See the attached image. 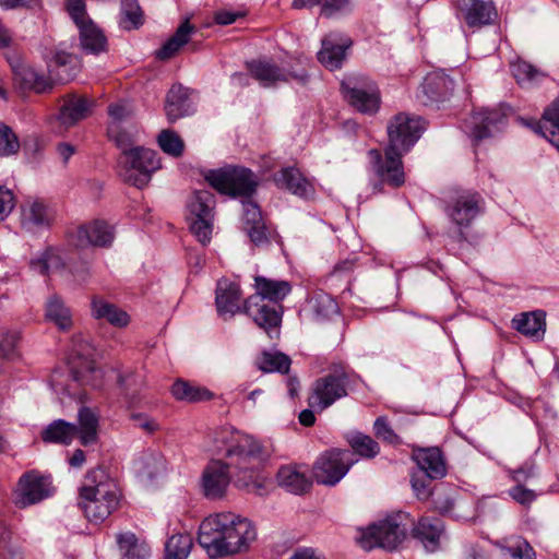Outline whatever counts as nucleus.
<instances>
[{
	"label": "nucleus",
	"instance_id": "nucleus-1",
	"mask_svg": "<svg viewBox=\"0 0 559 559\" xmlns=\"http://www.w3.org/2000/svg\"><path fill=\"white\" fill-rule=\"evenodd\" d=\"M218 451H225L227 463L211 461L203 471L202 487L206 498H222L230 483L228 467L239 469L240 475L236 478V485L240 488L250 489L257 487L258 467L261 462V447L250 436L241 433L231 428H224L217 433L215 440Z\"/></svg>",
	"mask_w": 559,
	"mask_h": 559
},
{
	"label": "nucleus",
	"instance_id": "nucleus-2",
	"mask_svg": "<svg viewBox=\"0 0 559 559\" xmlns=\"http://www.w3.org/2000/svg\"><path fill=\"white\" fill-rule=\"evenodd\" d=\"M424 130L420 118L401 112L395 115L388 124L389 143L384 157L379 150H370L372 170L380 179L373 189L381 191V185L399 188L405 182V173L402 162L403 154L407 153L418 141Z\"/></svg>",
	"mask_w": 559,
	"mask_h": 559
},
{
	"label": "nucleus",
	"instance_id": "nucleus-3",
	"mask_svg": "<svg viewBox=\"0 0 559 559\" xmlns=\"http://www.w3.org/2000/svg\"><path fill=\"white\" fill-rule=\"evenodd\" d=\"M257 538L250 520L231 512L207 516L199 527L198 542L211 558H221L249 549Z\"/></svg>",
	"mask_w": 559,
	"mask_h": 559
},
{
	"label": "nucleus",
	"instance_id": "nucleus-4",
	"mask_svg": "<svg viewBox=\"0 0 559 559\" xmlns=\"http://www.w3.org/2000/svg\"><path fill=\"white\" fill-rule=\"evenodd\" d=\"M120 490L114 478L104 468L90 471L80 489L82 510L91 522H103L117 510Z\"/></svg>",
	"mask_w": 559,
	"mask_h": 559
},
{
	"label": "nucleus",
	"instance_id": "nucleus-5",
	"mask_svg": "<svg viewBox=\"0 0 559 559\" xmlns=\"http://www.w3.org/2000/svg\"><path fill=\"white\" fill-rule=\"evenodd\" d=\"M254 283L257 292L243 301V312L264 330L278 326L283 312L281 301L292 290L289 282L255 276Z\"/></svg>",
	"mask_w": 559,
	"mask_h": 559
},
{
	"label": "nucleus",
	"instance_id": "nucleus-6",
	"mask_svg": "<svg viewBox=\"0 0 559 559\" xmlns=\"http://www.w3.org/2000/svg\"><path fill=\"white\" fill-rule=\"evenodd\" d=\"M204 179L217 192L231 198L250 197L258 186L257 177L249 168L233 165L209 169Z\"/></svg>",
	"mask_w": 559,
	"mask_h": 559
},
{
	"label": "nucleus",
	"instance_id": "nucleus-7",
	"mask_svg": "<svg viewBox=\"0 0 559 559\" xmlns=\"http://www.w3.org/2000/svg\"><path fill=\"white\" fill-rule=\"evenodd\" d=\"M160 168L158 154L143 146L124 150L119 158V176L128 183L142 189Z\"/></svg>",
	"mask_w": 559,
	"mask_h": 559
},
{
	"label": "nucleus",
	"instance_id": "nucleus-8",
	"mask_svg": "<svg viewBox=\"0 0 559 559\" xmlns=\"http://www.w3.org/2000/svg\"><path fill=\"white\" fill-rule=\"evenodd\" d=\"M358 377H350L344 370L325 374L313 382L308 404L317 412H323L336 401L348 394V388L356 383Z\"/></svg>",
	"mask_w": 559,
	"mask_h": 559
},
{
	"label": "nucleus",
	"instance_id": "nucleus-9",
	"mask_svg": "<svg viewBox=\"0 0 559 559\" xmlns=\"http://www.w3.org/2000/svg\"><path fill=\"white\" fill-rule=\"evenodd\" d=\"M215 197L209 190H198L192 193L188 202V222L193 236L202 243L211 241Z\"/></svg>",
	"mask_w": 559,
	"mask_h": 559
},
{
	"label": "nucleus",
	"instance_id": "nucleus-10",
	"mask_svg": "<svg viewBox=\"0 0 559 559\" xmlns=\"http://www.w3.org/2000/svg\"><path fill=\"white\" fill-rule=\"evenodd\" d=\"M356 463L354 453L347 449H331L321 453L312 467L314 480L324 486L337 485Z\"/></svg>",
	"mask_w": 559,
	"mask_h": 559
},
{
	"label": "nucleus",
	"instance_id": "nucleus-11",
	"mask_svg": "<svg viewBox=\"0 0 559 559\" xmlns=\"http://www.w3.org/2000/svg\"><path fill=\"white\" fill-rule=\"evenodd\" d=\"M345 100L361 114L373 115L380 108V93L373 81L364 75H350L342 81Z\"/></svg>",
	"mask_w": 559,
	"mask_h": 559
},
{
	"label": "nucleus",
	"instance_id": "nucleus-12",
	"mask_svg": "<svg viewBox=\"0 0 559 559\" xmlns=\"http://www.w3.org/2000/svg\"><path fill=\"white\" fill-rule=\"evenodd\" d=\"M405 536V528L397 521V516H388L361 531L357 542L365 550H371L374 547L394 550Z\"/></svg>",
	"mask_w": 559,
	"mask_h": 559
},
{
	"label": "nucleus",
	"instance_id": "nucleus-13",
	"mask_svg": "<svg viewBox=\"0 0 559 559\" xmlns=\"http://www.w3.org/2000/svg\"><path fill=\"white\" fill-rule=\"evenodd\" d=\"M94 347L81 336L74 338V360L71 365V377L83 386L99 388L103 383V371L95 366Z\"/></svg>",
	"mask_w": 559,
	"mask_h": 559
},
{
	"label": "nucleus",
	"instance_id": "nucleus-14",
	"mask_svg": "<svg viewBox=\"0 0 559 559\" xmlns=\"http://www.w3.org/2000/svg\"><path fill=\"white\" fill-rule=\"evenodd\" d=\"M55 492L52 478L41 475L37 471L24 473L17 483L15 506L20 509L28 508L51 497Z\"/></svg>",
	"mask_w": 559,
	"mask_h": 559
},
{
	"label": "nucleus",
	"instance_id": "nucleus-15",
	"mask_svg": "<svg viewBox=\"0 0 559 559\" xmlns=\"http://www.w3.org/2000/svg\"><path fill=\"white\" fill-rule=\"evenodd\" d=\"M55 210L44 200L27 198L20 205V226L29 234L48 229L55 222Z\"/></svg>",
	"mask_w": 559,
	"mask_h": 559
},
{
	"label": "nucleus",
	"instance_id": "nucleus-16",
	"mask_svg": "<svg viewBox=\"0 0 559 559\" xmlns=\"http://www.w3.org/2000/svg\"><path fill=\"white\" fill-rule=\"evenodd\" d=\"M507 115L501 108L481 109L472 114L465 121V132L475 141H480L502 131Z\"/></svg>",
	"mask_w": 559,
	"mask_h": 559
},
{
	"label": "nucleus",
	"instance_id": "nucleus-17",
	"mask_svg": "<svg viewBox=\"0 0 559 559\" xmlns=\"http://www.w3.org/2000/svg\"><path fill=\"white\" fill-rule=\"evenodd\" d=\"M483 204L484 200L479 193L463 191L448 203L445 213L460 229L467 228L480 214Z\"/></svg>",
	"mask_w": 559,
	"mask_h": 559
},
{
	"label": "nucleus",
	"instance_id": "nucleus-18",
	"mask_svg": "<svg viewBox=\"0 0 559 559\" xmlns=\"http://www.w3.org/2000/svg\"><path fill=\"white\" fill-rule=\"evenodd\" d=\"M249 71L263 86H271L277 82H287L290 79L305 85L309 78L306 70L285 73L277 66L263 61H252L249 63Z\"/></svg>",
	"mask_w": 559,
	"mask_h": 559
},
{
	"label": "nucleus",
	"instance_id": "nucleus-19",
	"mask_svg": "<svg viewBox=\"0 0 559 559\" xmlns=\"http://www.w3.org/2000/svg\"><path fill=\"white\" fill-rule=\"evenodd\" d=\"M215 305L221 317H234L243 310L242 294L237 283L219 280L215 290Z\"/></svg>",
	"mask_w": 559,
	"mask_h": 559
},
{
	"label": "nucleus",
	"instance_id": "nucleus-20",
	"mask_svg": "<svg viewBox=\"0 0 559 559\" xmlns=\"http://www.w3.org/2000/svg\"><path fill=\"white\" fill-rule=\"evenodd\" d=\"M352 40L331 33L322 39V47L318 52V60L329 70L340 69L346 58V50L350 47Z\"/></svg>",
	"mask_w": 559,
	"mask_h": 559
},
{
	"label": "nucleus",
	"instance_id": "nucleus-21",
	"mask_svg": "<svg viewBox=\"0 0 559 559\" xmlns=\"http://www.w3.org/2000/svg\"><path fill=\"white\" fill-rule=\"evenodd\" d=\"M115 239L114 227L104 221H94L76 230L78 247H110Z\"/></svg>",
	"mask_w": 559,
	"mask_h": 559
},
{
	"label": "nucleus",
	"instance_id": "nucleus-22",
	"mask_svg": "<svg viewBox=\"0 0 559 559\" xmlns=\"http://www.w3.org/2000/svg\"><path fill=\"white\" fill-rule=\"evenodd\" d=\"M457 11L469 27L488 25L496 15L493 3L483 0H459Z\"/></svg>",
	"mask_w": 559,
	"mask_h": 559
},
{
	"label": "nucleus",
	"instance_id": "nucleus-23",
	"mask_svg": "<svg viewBox=\"0 0 559 559\" xmlns=\"http://www.w3.org/2000/svg\"><path fill=\"white\" fill-rule=\"evenodd\" d=\"M454 88V82L442 70L428 73L421 84L424 104L441 102L448 98Z\"/></svg>",
	"mask_w": 559,
	"mask_h": 559
},
{
	"label": "nucleus",
	"instance_id": "nucleus-24",
	"mask_svg": "<svg viewBox=\"0 0 559 559\" xmlns=\"http://www.w3.org/2000/svg\"><path fill=\"white\" fill-rule=\"evenodd\" d=\"M413 459L423 474L430 480L441 479L447 475V465L438 448L415 450Z\"/></svg>",
	"mask_w": 559,
	"mask_h": 559
},
{
	"label": "nucleus",
	"instance_id": "nucleus-25",
	"mask_svg": "<svg viewBox=\"0 0 559 559\" xmlns=\"http://www.w3.org/2000/svg\"><path fill=\"white\" fill-rule=\"evenodd\" d=\"M276 477L282 488L295 495L305 493L312 485L308 475V468L302 465L282 466Z\"/></svg>",
	"mask_w": 559,
	"mask_h": 559
},
{
	"label": "nucleus",
	"instance_id": "nucleus-26",
	"mask_svg": "<svg viewBox=\"0 0 559 559\" xmlns=\"http://www.w3.org/2000/svg\"><path fill=\"white\" fill-rule=\"evenodd\" d=\"M165 111L170 122L193 112L189 90L181 84H174L167 93Z\"/></svg>",
	"mask_w": 559,
	"mask_h": 559
},
{
	"label": "nucleus",
	"instance_id": "nucleus-27",
	"mask_svg": "<svg viewBox=\"0 0 559 559\" xmlns=\"http://www.w3.org/2000/svg\"><path fill=\"white\" fill-rule=\"evenodd\" d=\"M92 102L85 96L68 95L63 98L58 119L66 128L74 126L91 112Z\"/></svg>",
	"mask_w": 559,
	"mask_h": 559
},
{
	"label": "nucleus",
	"instance_id": "nucleus-28",
	"mask_svg": "<svg viewBox=\"0 0 559 559\" xmlns=\"http://www.w3.org/2000/svg\"><path fill=\"white\" fill-rule=\"evenodd\" d=\"M559 151V96L544 110L540 121L528 124Z\"/></svg>",
	"mask_w": 559,
	"mask_h": 559
},
{
	"label": "nucleus",
	"instance_id": "nucleus-29",
	"mask_svg": "<svg viewBox=\"0 0 559 559\" xmlns=\"http://www.w3.org/2000/svg\"><path fill=\"white\" fill-rule=\"evenodd\" d=\"M444 525L439 518H423L413 528V536L419 540L427 551H436L439 548L440 537Z\"/></svg>",
	"mask_w": 559,
	"mask_h": 559
},
{
	"label": "nucleus",
	"instance_id": "nucleus-30",
	"mask_svg": "<svg viewBox=\"0 0 559 559\" xmlns=\"http://www.w3.org/2000/svg\"><path fill=\"white\" fill-rule=\"evenodd\" d=\"M91 312L94 319L105 320L116 328H124L130 323V317L124 310L102 297L92 298Z\"/></svg>",
	"mask_w": 559,
	"mask_h": 559
},
{
	"label": "nucleus",
	"instance_id": "nucleus-31",
	"mask_svg": "<svg viewBox=\"0 0 559 559\" xmlns=\"http://www.w3.org/2000/svg\"><path fill=\"white\" fill-rule=\"evenodd\" d=\"M99 418L90 407L81 406L78 412V424H75V436L82 445L87 447L98 441Z\"/></svg>",
	"mask_w": 559,
	"mask_h": 559
},
{
	"label": "nucleus",
	"instance_id": "nucleus-32",
	"mask_svg": "<svg viewBox=\"0 0 559 559\" xmlns=\"http://www.w3.org/2000/svg\"><path fill=\"white\" fill-rule=\"evenodd\" d=\"M48 69L51 74L56 75L58 82L67 83L78 75L80 60L72 53L57 51L48 61Z\"/></svg>",
	"mask_w": 559,
	"mask_h": 559
},
{
	"label": "nucleus",
	"instance_id": "nucleus-33",
	"mask_svg": "<svg viewBox=\"0 0 559 559\" xmlns=\"http://www.w3.org/2000/svg\"><path fill=\"white\" fill-rule=\"evenodd\" d=\"M512 325L521 334L540 341L546 331L545 312L537 310L521 313L513 318Z\"/></svg>",
	"mask_w": 559,
	"mask_h": 559
},
{
	"label": "nucleus",
	"instance_id": "nucleus-34",
	"mask_svg": "<svg viewBox=\"0 0 559 559\" xmlns=\"http://www.w3.org/2000/svg\"><path fill=\"white\" fill-rule=\"evenodd\" d=\"M194 32V27L185 21L181 23L176 32L162 45L159 49L154 52L155 59L159 61H167L174 58L179 50L188 44L190 35Z\"/></svg>",
	"mask_w": 559,
	"mask_h": 559
},
{
	"label": "nucleus",
	"instance_id": "nucleus-35",
	"mask_svg": "<svg viewBox=\"0 0 559 559\" xmlns=\"http://www.w3.org/2000/svg\"><path fill=\"white\" fill-rule=\"evenodd\" d=\"M78 28L80 45L85 53L98 55L107 50V38L92 20L78 25Z\"/></svg>",
	"mask_w": 559,
	"mask_h": 559
},
{
	"label": "nucleus",
	"instance_id": "nucleus-36",
	"mask_svg": "<svg viewBox=\"0 0 559 559\" xmlns=\"http://www.w3.org/2000/svg\"><path fill=\"white\" fill-rule=\"evenodd\" d=\"M275 182L280 188L287 189L298 197H308L312 193L311 183L296 167L283 168L278 175H276Z\"/></svg>",
	"mask_w": 559,
	"mask_h": 559
},
{
	"label": "nucleus",
	"instance_id": "nucleus-37",
	"mask_svg": "<svg viewBox=\"0 0 559 559\" xmlns=\"http://www.w3.org/2000/svg\"><path fill=\"white\" fill-rule=\"evenodd\" d=\"M75 424L63 419L51 421L43 431L41 440L46 443L70 444L75 438Z\"/></svg>",
	"mask_w": 559,
	"mask_h": 559
},
{
	"label": "nucleus",
	"instance_id": "nucleus-38",
	"mask_svg": "<svg viewBox=\"0 0 559 559\" xmlns=\"http://www.w3.org/2000/svg\"><path fill=\"white\" fill-rule=\"evenodd\" d=\"M116 542L121 559H146L150 556V547L131 532L118 534Z\"/></svg>",
	"mask_w": 559,
	"mask_h": 559
},
{
	"label": "nucleus",
	"instance_id": "nucleus-39",
	"mask_svg": "<svg viewBox=\"0 0 559 559\" xmlns=\"http://www.w3.org/2000/svg\"><path fill=\"white\" fill-rule=\"evenodd\" d=\"M313 319L317 322H324L338 316V306L331 295L318 292L308 300Z\"/></svg>",
	"mask_w": 559,
	"mask_h": 559
},
{
	"label": "nucleus",
	"instance_id": "nucleus-40",
	"mask_svg": "<svg viewBox=\"0 0 559 559\" xmlns=\"http://www.w3.org/2000/svg\"><path fill=\"white\" fill-rule=\"evenodd\" d=\"M46 318L60 330H69L72 326L70 308L56 295L49 297L46 302Z\"/></svg>",
	"mask_w": 559,
	"mask_h": 559
},
{
	"label": "nucleus",
	"instance_id": "nucleus-41",
	"mask_svg": "<svg viewBox=\"0 0 559 559\" xmlns=\"http://www.w3.org/2000/svg\"><path fill=\"white\" fill-rule=\"evenodd\" d=\"M136 474L146 479H154L165 471V460L159 454H143L134 462Z\"/></svg>",
	"mask_w": 559,
	"mask_h": 559
},
{
	"label": "nucleus",
	"instance_id": "nucleus-42",
	"mask_svg": "<svg viewBox=\"0 0 559 559\" xmlns=\"http://www.w3.org/2000/svg\"><path fill=\"white\" fill-rule=\"evenodd\" d=\"M171 393L177 400L187 402L207 401L213 397V393L207 389L192 385L182 380H178L173 384Z\"/></svg>",
	"mask_w": 559,
	"mask_h": 559
},
{
	"label": "nucleus",
	"instance_id": "nucleus-43",
	"mask_svg": "<svg viewBox=\"0 0 559 559\" xmlns=\"http://www.w3.org/2000/svg\"><path fill=\"white\" fill-rule=\"evenodd\" d=\"M64 266V261L60 252L56 249H48L37 259L31 261L33 271L46 275L59 271Z\"/></svg>",
	"mask_w": 559,
	"mask_h": 559
},
{
	"label": "nucleus",
	"instance_id": "nucleus-44",
	"mask_svg": "<svg viewBox=\"0 0 559 559\" xmlns=\"http://www.w3.org/2000/svg\"><path fill=\"white\" fill-rule=\"evenodd\" d=\"M143 24V12L136 0H122L119 26L124 31L139 28Z\"/></svg>",
	"mask_w": 559,
	"mask_h": 559
},
{
	"label": "nucleus",
	"instance_id": "nucleus-45",
	"mask_svg": "<svg viewBox=\"0 0 559 559\" xmlns=\"http://www.w3.org/2000/svg\"><path fill=\"white\" fill-rule=\"evenodd\" d=\"M192 547L189 534H176L169 537L165 545L164 559H187Z\"/></svg>",
	"mask_w": 559,
	"mask_h": 559
},
{
	"label": "nucleus",
	"instance_id": "nucleus-46",
	"mask_svg": "<svg viewBox=\"0 0 559 559\" xmlns=\"http://www.w3.org/2000/svg\"><path fill=\"white\" fill-rule=\"evenodd\" d=\"M354 453L365 459H373L380 452L378 442L368 435L355 432L348 438Z\"/></svg>",
	"mask_w": 559,
	"mask_h": 559
},
{
	"label": "nucleus",
	"instance_id": "nucleus-47",
	"mask_svg": "<svg viewBox=\"0 0 559 559\" xmlns=\"http://www.w3.org/2000/svg\"><path fill=\"white\" fill-rule=\"evenodd\" d=\"M501 550L512 559H536V552L530 543L521 536L504 540Z\"/></svg>",
	"mask_w": 559,
	"mask_h": 559
},
{
	"label": "nucleus",
	"instance_id": "nucleus-48",
	"mask_svg": "<svg viewBox=\"0 0 559 559\" xmlns=\"http://www.w3.org/2000/svg\"><path fill=\"white\" fill-rule=\"evenodd\" d=\"M157 142L162 151L173 157H180L185 151L182 139L173 130H163Z\"/></svg>",
	"mask_w": 559,
	"mask_h": 559
},
{
	"label": "nucleus",
	"instance_id": "nucleus-49",
	"mask_svg": "<svg viewBox=\"0 0 559 559\" xmlns=\"http://www.w3.org/2000/svg\"><path fill=\"white\" fill-rule=\"evenodd\" d=\"M290 367V359L288 356L282 353H265L262 356L261 362H260V369L265 372H281L286 373L288 372Z\"/></svg>",
	"mask_w": 559,
	"mask_h": 559
},
{
	"label": "nucleus",
	"instance_id": "nucleus-50",
	"mask_svg": "<svg viewBox=\"0 0 559 559\" xmlns=\"http://www.w3.org/2000/svg\"><path fill=\"white\" fill-rule=\"evenodd\" d=\"M20 142L10 127L0 122V156H11L19 152Z\"/></svg>",
	"mask_w": 559,
	"mask_h": 559
},
{
	"label": "nucleus",
	"instance_id": "nucleus-51",
	"mask_svg": "<svg viewBox=\"0 0 559 559\" xmlns=\"http://www.w3.org/2000/svg\"><path fill=\"white\" fill-rule=\"evenodd\" d=\"M512 73L516 82L521 85L536 82L538 78L543 75L537 69L525 61H519L512 64Z\"/></svg>",
	"mask_w": 559,
	"mask_h": 559
},
{
	"label": "nucleus",
	"instance_id": "nucleus-52",
	"mask_svg": "<svg viewBox=\"0 0 559 559\" xmlns=\"http://www.w3.org/2000/svg\"><path fill=\"white\" fill-rule=\"evenodd\" d=\"M118 383L127 396H133L144 386V378L141 373L129 371L118 376Z\"/></svg>",
	"mask_w": 559,
	"mask_h": 559
},
{
	"label": "nucleus",
	"instance_id": "nucleus-53",
	"mask_svg": "<svg viewBox=\"0 0 559 559\" xmlns=\"http://www.w3.org/2000/svg\"><path fill=\"white\" fill-rule=\"evenodd\" d=\"M373 431L378 439L388 442L390 444H401L400 437L394 432L392 427L389 425V420L385 416L378 417L373 423Z\"/></svg>",
	"mask_w": 559,
	"mask_h": 559
},
{
	"label": "nucleus",
	"instance_id": "nucleus-54",
	"mask_svg": "<svg viewBox=\"0 0 559 559\" xmlns=\"http://www.w3.org/2000/svg\"><path fill=\"white\" fill-rule=\"evenodd\" d=\"M22 78L28 87L37 93H45L52 87L49 79L33 69H25Z\"/></svg>",
	"mask_w": 559,
	"mask_h": 559
},
{
	"label": "nucleus",
	"instance_id": "nucleus-55",
	"mask_svg": "<svg viewBox=\"0 0 559 559\" xmlns=\"http://www.w3.org/2000/svg\"><path fill=\"white\" fill-rule=\"evenodd\" d=\"M352 8V0H322L321 15L332 17L340 13L348 12Z\"/></svg>",
	"mask_w": 559,
	"mask_h": 559
},
{
	"label": "nucleus",
	"instance_id": "nucleus-56",
	"mask_svg": "<svg viewBox=\"0 0 559 559\" xmlns=\"http://www.w3.org/2000/svg\"><path fill=\"white\" fill-rule=\"evenodd\" d=\"M242 217L246 227L263 223L260 207L251 200L242 202Z\"/></svg>",
	"mask_w": 559,
	"mask_h": 559
},
{
	"label": "nucleus",
	"instance_id": "nucleus-57",
	"mask_svg": "<svg viewBox=\"0 0 559 559\" xmlns=\"http://www.w3.org/2000/svg\"><path fill=\"white\" fill-rule=\"evenodd\" d=\"M67 9L76 26L85 23V21H91L86 14L84 0H68Z\"/></svg>",
	"mask_w": 559,
	"mask_h": 559
},
{
	"label": "nucleus",
	"instance_id": "nucleus-58",
	"mask_svg": "<svg viewBox=\"0 0 559 559\" xmlns=\"http://www.w3.org/2000/svg\"><path fill=\"white\" fill-rule=\"evenodd\" d=\"M17 342V333H0V357L10 358L11 356H13Z\"/></svg>",
	"mask_w": 559,
	"mask_h": 559
},
{
	"label": "nucleus",
	"instance_id": "nucleus-59",
	"mask_svg": "<svg viewBox=\"0 0 559 559\" xmlns=\"http://www.w3.org/2000/svg\"><path fill=\"white\" fill-rule=\"evenodd\" d=\"M108 135L109 138L115 141L117 146L121 148L122 153L124 154V150H131L134 146H131V136L129 133L119 130V127L117 124H111L108 128Z\"/></svg>",
	"mask_w": 559,
	"mask_h": 559
},
{
	"label": "nucleus",
	"instance_id": "nucleus-60",
	"mask_svg": "<svg viewBox=\"0 0 559 559\" xmlns=\"http://www.w3.org/2000/svg\"><path fill=\"white\" fill-rule=\"evenodd\" d=\"M108 115L116 124L131 115V108L127 102L120 100L108 106Z\"/></svg>",
	"mask_w": 559,
	"mask_h": 559
},
{
	"label": "nucleus",
	"instance_id": "nucleus-61",
	"mask_svg": "<svg viewBox=\"0 0 559 559\" xmlns=\"http://www.w3.org/2000/svg\"><path fill=\"white\" fill-rule=\"evenodd\" d=\"M14 207V195L11 190L0 187V223L3 222Z\"/></svg>",
	"mask_w": 559,
	"mask_h": 559
},
{
	"label": "nucleus",
	"instance_id": "nucleus-62",
	"mask_svg": "<svg viewBox=\"0 0 559 559\" xmlns=\"http://www.w3.org/2000/svg\"><path fill=\"white\" fill-rule=\"evenodd\" d=\"M510 496L519 503L528 506L536 499V493L522 485H516L510 489Z\"/></svg>",
	"mask_w": 559,
	"mask_h": 559
},
{
	"label": "nucleus",
	"instance_id": "nucleus-63",
	"mask_svg": "<svg viewBox=\"0 0 559 559\" xmlns=\"http://www.w3.org/2000/svg\"><path fill=\"white\" fill-rule=\"evenodd\" d=\"M426 476H413L412 487L416 497L420 500H426L431 493L430 483L425 478Z\"/></svg>",
	"mask_w": 559,
	"mask_h": 559
},
{
	"label": "nucleus",
	"instance_id": "nucleus-64",
	"mask_svg": "<svg viewBox=\"0 0 559 559\" xmlns=\"http://www.w3.org/2000/svg\"><path fill=\"white\" fill-rule=\"evenodd\" d=\"M131 419L134 421V426L142 429L147 433H152L158 429L156 420L144 414H132Z\"/></svg>",
	"mask_w": 559,
	"mask_h": 559
}]
</instances>
